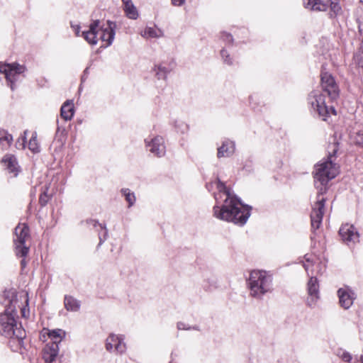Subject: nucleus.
<instances>
[{"instance_id": "52", "label": "nucleus", "mask_w": 363, "mask_h": 363, "mask_svg": "<svg viewBox=\"0 0 363 363\" xmlns=\"http://www.w3.org/2000/svg\"><path fill=\"white\" fill-rule=\"evenodd\" d=\"M361 362L363 363V356L361 357Z\"/></svg>"}, {"instance_id": "24", "label": "nucleus", "mask_w": 363, "mask_h": 363, "mask_svg": "<svg viewBox=\"0 0 363 363\" xmlns=\"http://www.w3.org/2000/svg\"><path fill=\"white\" fill-rule=\"evenodd\" d=\"M13 141V137L6 130L0 129V147L2 150L10 147Z\"/></svg>"}, {"instance_id": "31", "label": "nucleus", "mask_w": 363, "mask_h": 363, "mask_svg": "<svg viewBox=\"0 0 363 363\" xmlns=\"http://www.w3.org/2000/svg\"><path fill=\"white\" fill-rule=\"evenodd\" d=\"M220 56L222 57V60L223 62L228 65H233V58L230 57V54L228 52V51L223 48L220 50Z\"/></svg>"}, {"instance_id": "17", "label": "nucleus", "mask_w": 363, "mask_h": 363, "mask_svg": "<svg viewBox=\"0 0 363 363\" xmlns=\"http://www.w3.org/2000/svg\"><path fill=\"white\" fill-rule=\"evenodd\" d=\"M1 162L4 164L9 172L13 174V177H16L18 174L20 167L14 155H6L2 158Z\"/></svg>"}, {"instance_id": "33", "label": "nucleus", "mask_w": 363, "mask_h": 363, "mask_svg": "<svg viewBox=\"0 0 363 363\" xmlns=\"http://www.w3.org/2000/svg\"><path fill=\"white\" fill-rule=\"evenodd\" d=\"M221 38L226 43H233V35L230 33L226 32H223L221 33Z\"/></svg>"}, {"instance_id": "2", "label": "nucleus", "mask_w": 363, "mask_h": 363, "mask_svg": "<svg viewBox=\"0 0 363 363\" xmlns=\"http://www.w3.org/2000/svg\"><path fill=\"white\" fill-rule=\"evenodd\" d=\"M17 302L16 292L13 290H6L0 296V303L5 305L4 313L0 314V335L13 340L18 341L21 347L26 337V331L19 324L18 326L16 318H18L17 311L14 303Z\"/></svg>"}, {"instance_id": "27", "label": "nucleus", "mask_w": 363, "mask_h": 363, "mask_svg": "<svg viewBox=\"0 0 363 363\" xmlns=\"http://www.w3.org/2000/svg\"><path fill=\"white\" fill-rule=\"evenodd\" d=\"M121 194L125 197V201L128 202V208L132 207L136 201L135 194L128 188H124L121 190Z\"/></svg>"}, {"instance_id": "11", "label": "nucleus", "mask_w": 363, "mask_h": 363, "mask_svg": "<svg viewBox=\"0 0 363 363\" xmlns=\"http://www.w3.org/2000/svg\"><path fill=\"white\" fill-rule=\"evenodd\" d=\"M116 23L111 21H107L106 25H100L99 28V33H100V39L106 42V46H110L115 38Z\"/></svg>"}, {"instance_id": "35", "label": "nucleus", "mask_w": 363, "mask_h": 363, "mask_svg": "<svg viewBox=\"0 0 363 363\" xmlns=\"http://www.w3.org/2000/svg\"><path fill=\"white\" fill-rule=\"evenodd\" d=\"M354 60L359 67L363 69V52L354 56Z\"/></svg>"}, {"instance_id": "38", "label": "nucleus", "mask_w": 363, "mask_h": 363, "mask_svg": "<svg viewBox=\"0 0 363 363\" xmlns=\"http://www.w3.org/2000/svg\"><path fill=\"white\" fill-rule=\"evenodd\" d=\"M177 328L178 330H191V328L190 325L186 324L184 322H178L177 324Z\"/></svg>"}, {"instance_id": "47", "label": "nucleus", "mask_w": 363, "mask_h": 363, "mask_svg": "<svg viewBox=\"0 0 363 363\" xmlns=\"http://www.w3.org/2000/svg\"><path fill=\"white\" fill-rule=\"evenodd\" d=\"M303 267H304L305 270H306V272H308V268H309V265H308V264H303Z\"/></svg>"}, {"instance_id": "32", "label": "nucleus", "mask_w": 363, "mask_h": 363, "mask_svg": "<svg viewBox=\"0 0 363 363\" xmlns=\"http://www.w3.org/2000/svg\"><path fill=\"white\" fill-rule=\"evenodd\" d=\"M28 147L33 152H37L39 151L38 147L37 145V140H36L35 138H32L30 140L29 143H28Z\"/></svg>"}, {"instance_id": "3", "label": "nucleus", "mask_w": 363, "mask_h": 363, "mask_svg": "<svg viewBox=\"0 0 363 363\" xmlns=\"http://www.w3.org/2000/svg\"><path fill=\"white\" fill-rule=\"evenodd\" d=\"M248 286L250 296L261 299L264 294L272 291V277L266 271L254 270L250 273Z\"/></svg>"}, {"instance_id": "5", "label": "nucleus", "mask_w": 363, "mask_h": 363, "mask_svg": "<svg viewBox=\"0 0 363 363\" xmlns=\"http://www.w3.org/2000/svg\"><path fill=\"white\" fill-rule=\"evenodd\" d=\"M328 184H322L315 180V186L318 190L316 201L312 206L311 213V228L315 231L318 229L322 223L323 217L325 213V204L326 199L323 197L328 190Z\"/></svg>"}, {"instance_id": "54", "label": "nucleus", "mask_w": 363, "mask_h": 363, "mask_svg": "<svg viewBox=\"0 0 363 363\" xmlns=\"http://www.w3.org/2000/svg\"><path fill=\"white\" fill-rule=\"evenodd\" d=\"M252 99V96H250V101H251V100Z\"/></svg>"}, {"instance_id": "18", "label": "nucleus", "mask_w": 363, "mask_h": 363, "mask_svg": "<svg viewBox=\"0 0 363 363\" xmlns=\"http://www.w3.org/2000/svg\"><path fill=\"white\" fill-rule=\"evenodd\" d=\"M59 347L55 343H48L43 350V358L46 363L54 362L58 354Z\"/></svg>"}, {"instance_id": "20", "label": "nucleus", "mask_w": 363, "mask_h": 363, "mask_svg": "<svg viewBox=\"0 0 363 363\" xmlns=\"http://www.w3.org/2000/svg\"><path fill=\"white\" fill-rule=\"evenodd\" d=\"M64 304L67 311L77 312L79 310L81 302L74 297L65 295L64 298Z\"/></svg>"}, {"instance_id": "34", "label": "nucleus", "mask_w": 363, "mask_h": 363, "mask_svg": "<svg viewBox=\"0 0 363 363\" xmlns=\"http://www.w3.org/2000/svg\"><path fill=\"white\" fill-rule=\"evenodd\" d=\"M338 355L340 357V358L346 362H350L352 359L351 354L346 351H342V353H339Z\"/></svg>"}, {"instance_id": "15", "label": "nucleus", "mask_w": 363, "mask_h": 363, "mask_svg": "<svg viewBox=\"0 0 363 363\" xmlns=\"http://www.w3.org/2000/svg\"><path fill=\"white\" fill-rule=\"evenodd\" d=\"M99 23V20L93 21L89 30L82 32V36L91 45H96L98 42Z\"/></svg>"}, {"instance_id": "41", "label": "nucleus", "mask_w": 363, "mask_h": 363, "mask_svg": "<svg viewBox=\"0 0 363 363\" xmlns=\"http://www.w3.org/2000/svg\"><path fill=\"white\" fill-rule=\"evenodd\" d=\"M185 0H172V4L175 6H180L183 5Z\"/></svg>"}, {"instance_id": "39", "label": "nucleus", "mask_w": 363, "mask_h": 363, "mask_svg": "<svg viewBox=\"0 0 363 363\" xmlns=\"http://www.w3.org/2000/svg\"><path fill=\"white\" fill-rule=\"evenodd\" d=\"M318 299V298H315L314 296H310L309 298H308L306 303L309 307L313 308Z\"/></svg>"}, {"instance_id": "48", "label": "nucleus", "mask_w": 363, "mask_h": 363, "mask_svg": "<svg viewBox=\"0 0 363 363\" xmlns=\"http://www.w3.org/2000/svg\"><path fill=\"white\" fill-rule=\"evenodd\" d=\"M212 184H206V188L210 191V188L212 187Z\"/></svg>"}, {"instance_id": "53", "label": "nucleus", "mask_w": 363, "mask_h": 363, "mask_svg": "<svg viewBox=\"0 0 363 363\" xmlns=\"http://www.w3.org/2000/svg\"><path fill=\"white\" fill-rule=\"evenodd\" d=\"M359 2L363 4V0H359Z\"/></svg>"}, {"instance_id": "4", "label": "nucleus", "mask_w": 363, "mask_h": 363, "mask_svg": "<svg viewBox=\"0 0 363 363\" xmlns=\"http://www.w3.org/2000/svg\"><path fill=\"white\" fill-rule=\"evenodd\" d=\"M333 149L329 152L327 158L322 160L315 165L314 180L322 184H328L338 174L337 164L333 162L332 158L335 157L337 152V144L333 145Z\"/></svg>"}, {"instance_id": "29", "label": "nucleus", "mask_w": 363, "mask_h": 363, "mask_svg": "<svg viewBox=\"0 0 363 363\" xmlns=\"http://www.w3.org/2000/svg\"><path fill=\"white\" fill-rule=\"evenodd\" d=\"M157 33H161V30H157L156 29L152 27H147L141 35L142 36L145 38H158L160 36V34H158Z\"/></svg>"}, {"instance_id": "50", "label": "nucleus", "mask_w": 363, "mask_h": 363, "mask_svg": "<svg viewBox=\"0 0 363 363\" xmlns=\"http://www.w3.org/2000/svg\"><path fill=\"white\" fill-rule=\"evenodd\" d=\"M181 125L183 126L185 129L187 128V125L183 123H181Z\"/></svg>"}, {"instance_id": "49", "label": "nucleus", "mask_w": 363, "mask_h": 363, "mask_svg": "<svg viewBox=\"0 0 363 363\" xmlns=\"http://www.w3.org/2000/svg\"><path fill=\"white\" fill-rule=\"evenodd\" d=\"M337 0H328V1L330 3V4H333L335 3Z\"/></svg>"}, {"instance_id": "30", "label": "nucleus", "mask_w": 363, "mask_h": 363, "mask_svg": "<svg viewBox=\"0 0 363 363\" xmlns=\"http://www.w3.org/2000/svg\"><path fill=\"white\" fill-rule=\"evenodd\" d=\"M48 187L47 186H44V190L40 194V198H39V203L41 206H45L47 203L49 201L50 196L48 194Z\"/></svg>"}, {"instance_id": "37", "label": "nucleus", "mask_w": 363, "mask_h": 363, "mask_svg": "<svg viewBox=\"0 0 363 363\" xmlns=\"http://www.w3.org/2000/svg\"><path fill=\"white\" fill-rule=\"evenodd\" d=\"M57 126L56 135H58L60 134V135L65 134L66 129H65V127H63L62 125L60 124V122H59L58 119L57 120Z\"/></svg>"}, {"instance_id": "6", "label": "nucleus", "mask_w": 363, "mask_h": 363, "mask_svg": "<svg viewBox=\"0 0 363 363\" xmlns=\"http://www.w3.org/2000/svg\"><path fill=\"white\" fill-rule=\"evenodd\" d=\"M308 103L311 105L312 113L323 121H326L330 113L336 114L335 108L326 104L325 94L318 90L312 91L308 94Z\"/></svg>"}, {"instance_id": "14", "label": "nucleus", "mask_w": 363, "mask_h": 363, "mask_svg": "<svg viewBox=\"0 0 363 363\" xmlns=\"http://www.w3.org/2000/svg\"><path fill=\"white\" fill-rule=\"evenodd\" d=\"M337 296L339 297V303L341 307L345 309L350 308L356 298L354 291L348 286L339 289L337 291Z\"/></svg>"}, {"instance_id": "25", "label": "nucleus", "mask_w": 363, "mask_h": 363, "mask_svg": "<svg viewBox=\"0 0 363 363\" xmlns=\"http://www.w3.org/2000/svg\"><path fill=\"white\" fill-rule=\"evenodd\" d=\"M319 286L317 278L311 277L308 283V291L309 296H314L315 298H318Z\"/></svg>"}, {"instance_id": "42", "label": "nucleus", "mask_w": 363, "mask_h": 363, "mask_svg": "<svg viewBox=\"0 0 363 363\" xmlns=\"http://www.w3.org/2000/svg\"><path fill=\"white\" fill-rule=\"evenodd\" d=\"M72 27L73 28L76 35H77V36L82 35V33L80 31V26L79 25H77V26L72 25Z\"/></svg>"}, {"instance_id": "44", "label": "nucleus", "mask_w": 363, "mask_h": 363, "mask_svg": "<svg viewBox=\"0 0 363 363\" xmlns=\"http://www.w3.org/2000/svg\"><path fill=\"white\" fill-rule=\"evenodd\" d=\"M23 259L21 261V268L23 269L26 267L27 262L25 259V257H23Z\"/></svg>"}, {"instance_id": "36", "label": "nucleus", "mask_w": 363, "mask_h": 363, "mask_svg": "<svg viewBox=\"0 0 363 363\" xmlns=\"http://www.w3.org/2000/svg\"><path fill=\"white\" fill-rule=\"evenodd\" d=\"M355 142L357 145L363 147V131H359L357 133Z\"/></svg>"}, {"instance_id": "16", "label": "nucleus", "mask_w": 363, "mask_h": 363, "mask_svg": "<svg viewBox=\"0 0 363 363\" xmlns=\"http://www.w3.org/2000/svg\"><path fill=\"white\" fill-rule=\"evenodd\" d=\"M235 150V142L230 139L225 138L222 142V145L218 147L217 157L218 158L229 157L234 154Z\"/></svg>"}, {"instance_id": "46", "label": "nucleus", "mask_w": 363, "mask_h": 363, "mask_svg": "<svg viewBox=\"0 0 363 363\" xmlns=\"http://www.w3.org/2000/svg\"><path fill=\"white\" fill-rule=\"evenodd\" d=\"M191 330H198V331H199V330H200V328H199V325H194V326H191Z\"/></svg>"}, {"instance_id": "19", "label": "nucleus", "mask_w": 363, "mask_h": 363, "mask_svg": "<svg viewBox=\"0 0 363 363\" xmlns=\"http://www.w3.org/2000/svg\"><path fill=\"white\" fill-rule=\"evenodd\" d=\"M74 114V104L72 100H67L61 106L60 116L65 121H70Z\"/></svg>"}, {"instance_id": "7", "label": "nucleus", "mask_w": 363, "mask_h": 363, "mask_svg": "<svg viewBox=\"0 0 363 363\" xmlns=\"http://www.w3.org/2000/svg\"><path fill=\"white\" fill-rule=\"evenodd\" d=\"M25 70L26 67L17 62L0 63V73L4 75L7 85L12 91L16 89V82L18 80L20 74Z\"/></svg>"}, {"instance_id": "51", "label": "nucleus", "mask_w": 363, "mask_h": 363, "mask_svg": "<svg viewBox=\"0 0 363 363\" xmlns=\"http://www.w3.org/2000/svg\"><path fill=\"white\" fill-rule=\"evenodd\" d=\"M25 138H26V137L24 136V137L23 138V143H22V145H24V143H25Z\"/></svg>"}, {"instance_id": "13", "label": "nucleus", "mask_w": 363, "mask_h": 363, "mask_svg": "<svg viewBox=\"0 0 363 363\" xmlns=\"http://www.w3.org/2000/svg\"><path fill=\"white\" fill-rule=\"evenodd\" d=\"M124 340V335H116L113 333L109 335L106 340V349L107 351H112L114 347L118 353H123L126 350Z\"/></svg>"}, {"instance_id": "9", "label": "nucleus", "mask_w": 363, "mask_h": 363, "mask_svg": "<svg viewBox=\"0 0 363 363\" xmlns=\"http://www.w3.org/2000/svg\"><path fill=\"white\" fill-rule=\"evenodd\" d=\"M320 82L323 91L328 94L331 101H335L339 97L340 89L331 74L322 71Z\"/></svg>"}, {"instance_id": "12", "label": "nucleus", "mask_w": 363, "mask_h": 363, "mask_svg": "<svg viewBox=\"0 0 363 363\" xmlns=\"http://www.w3.org/2000/svg\"><path fill=\"white\" fill-rule=\"evenodd\" d=\"M145 142L146 143V146L149 148V151L154 155L161 157L165 155L166 147L162 137L156 136L150 140L145 139Z\"/></svg>"}, {"instance_id": "21", "label": "nucleus", "mask_w": 363, "mask_h": 363, "mask_svg": "<svg viewBox=\"0 0 363 363\" xmlns=\"http://www.w3.org/2000/svg\"><path fill=\"white\" fill-rule=\"evenodd\" d=\"M124 6V11L128 18L130 19H137L138 17V12L136 7L132 2V0H122Z\"/></svg>"}, {"instance_id": "43", "label": "nucleus", "mask_w": 363, "mask_h": 363, "mask_svg": "<svg viewBox=\"0 0 363 363\" xmlns=\"http://www.w3.org/2000/svg\"><path fill=\"white\" fill-rule=\"evenodd\" d=\"M88 74H89V67H86L84 71L83 75L82 76V82H84Z\"/></svg>"}, {"instance_id": "40", "label": "nucleus", "mask_w": 363, "mask_h": 363, "mask_svg": "<svg viewBox=\"0 0 363 363\" xmlns=\"http://www.w3.org/2000/svg\"><path fill=\"white\" fill-rule=\"evenodd\" d=\"M208 283H209V284H210L209 286H206V284L203 285V288L206 291L211 290L212 289L211 287L213 288V289L217 287L216 281L215 280H211V281L208 280Z\"/></svg>"}, {"instance_id": "28", "label": "nucleus", "mask_w": 363, "mask_h": 363, "mask_svg": "<svg viewBox=\"0 0 363 363\" xmlns=\"http://www.w3.org/2000/svg\"><path fill=\"white\" fill-rule=\"evenodd\" d=\"M155 75L158 79H165L169 69L162 65H157L155 67Z\"/></svg>"}, {"instance_id": "10", "label": "nucleus", "mask_w": 363, "mask_h": 363, "mask_svg": "<svg viewBox=\"0 0 363 363\" xmlns=\"http://www.w3.org/2000/svg\"><path fill=\"white\" fill-rule=\"evenodd\" d=\"M339 235L342 241L348 246L359 241V233L353 225L348 223L342 225L339 230Z\"/></svg>"}, {"instance_id": "8", "label": "nucleus", "mask_w": 363, "mask_h": 363, "mask_svg": "<svg viewBox=\"0 0 363 363\" xmlns=\"http://www.w3.org/2000/svg\"><path fill=\"white\" fill-rule=\"evenodd\" d=\"M16 238L13 240L16 255L20 257H26L29 252V247L26 246L25 242L29 236V228L23 224L18 225L15 228Z\"/></svg>"}, {"instance_id": "22", "label": "nucleus", "mask_w": 363, "mask_h": 363, "mask_svg": "<svg viewBox=\"0 0 363 363\" xmlns=\"http://www.w3.org/2000/svg\"><path fill=\"white\" fill-rule=\"evenodd\" d=\"M303 5L305 8L313 11H323L327 9V5L321 0H306Z\"/></svg>"}, {"instance_id": "1", "label": "nucleus", "mask_w": 363, "mask_h": 363, "mask_svg": "<svg viewBox=\"0 0 363 363\" xmlns=\"http://www.w3.org/2000/svg\"><path fill=\"white\" fill-rule=\"evenodd\" d=\"M215 184L218 193L214 195L216 201L213 207L214 216L221 220L240 226L244 225L250 216L252 207L243 204L237 196H233L230 189L218 177Z\"/></svg>"}, {"instance_id": "26", "label": "nucleus", "mask_w": 363, "mask_h": 363, "mask_svg": "<svg viewBox=\"0 0 363 363\" xmlns=\"http://www.w3.org/2000/svg\"><path fill=\"white\" fill-rule=\"evenodd\" d=\"M62 335L65 336V332L61 329L52 330L48 332V336L52 341L51 343H55L57 345L62 340Z\"/></svg>"}, {"instance_id": "45", "label": "nucleus", "mask_w": 363, "mask_h": 363, "mask_svg": "<svg viewBox=\"0 0 363 363\" xmlns=\"http://www.w3.org/2000/svg\"><path fill=\"white\" fill-rule=\"evenodd\" d=\"M304 258H305L306 261L307 262H308V263H309V262H313V261H312V259H311V256H308V255H306L304 256Z\"/></svg>"}, {"instance_id": "23", "label": "nucleus", "mask_w": 363, "mask_h": 363, "mask_svg": "<svg viewBox=\"0 0 363 363\" xmlns=\"http://www.w3.org/2000/svg\"><path fill=\"white\" fill-rule=\"evenodd\" d=\"M87 223L89 225H92L94 228H96V226H99L101 228V229L102 230H104L103 233H99V242L98 246L101 245L105 242V240H106L107 236H108V230L106 228V225H102V224L99 223L98 222V220H93V219H90V220H87Z\"/></svg>"}]
</instances>
